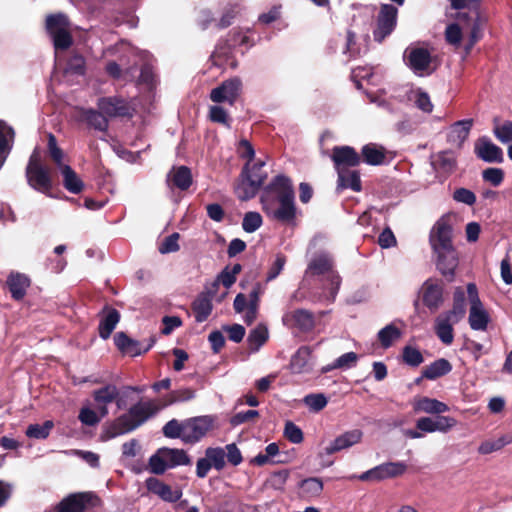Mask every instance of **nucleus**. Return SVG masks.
Segmentation results:
<instances>
[{
    "label": "nucleus",
    "instance_id": "43",
    "mask_svg": "<svg viewBox=\"0 0 512 512\" xmlns=\"http://www.w3.org/2000/svg\"><path fill=\"white\" fill-rule=\"evenodd\" d=\"M279 454V446L277 443L273 442L266 446L265 454L259 453L252 460L251 463L257 466H264L268 463L278 464L283 463V460H273L272 458Z\"/></svg>",
    "mask_w": 512,
    "mask_h": 512
},
{
    "label": "nucleus",
    "instance_id": "31",
    "mask_svg": "<svg viewBox=\"0 0 512 512\" xmlns=\"http://www.w3.org/2000/svg\"><path fill=\"white\" fill-rule=\"evenodd\" d=\"M212 295L210 293H201L192 302L191 308L195 316V320L198 323H202L208 319L212 310Z\"/></svg>",
    "mask_w": 512,
    "mask_h": 512
},
{
    "label": "nucleus",
    "instance_id": "34",
    "mask_svg": "<svg viewBox=\"0 0 512 512\" xmlns=\"http://www.w3.org/2000/svg\"><path fill=\"white\" fill-rule=\"evenodd\" d=\"M60 172L63 186L68 192L79 194L83 191L84 182L71 166L65 165L61 167Z\"/></svg>",
    "mask_w": 512,
    "mask_h": 512
},
{
    "label": "nucleus",
    "instance_id": "27",
    "mask_svg": "<svg viewBox=\"0 0 512 512\" xmlns=\"http://www.w3.org/2000/svg\"><path fill=\"white\" fill-rule=\"evenodd\" d=\"M449 315L440 314L435 319L434 331L440 341L445 345H451L454 341L453 325L459 321H454Z\"/></svg>",
    "mask_w": 512,
    "mask_h": 512
},
{
    "label": "nucleus",
    "instance_id": "47",
    "mask_svg": "<svg viewBox=\"0 0 512 512\" xmlns=\"http://www.w3.org/2000/svg\"><path fill=\"white\" fill-rule=\"evenodd\" d=\"M472 125V119H465L454 123L451 128L450 137L454 141L464 142L468 138Z\"/></svg>",
    "mask_w": 512,
    "mask_h": 512
},
{
    "label": "nucleus",
    "instance_id": "46",
    "mask_svg": "<svg viewBox=\"0 0 512 512\" xmlns=\"http://www.w3.org/2000/svg\"><path fill=\"white\" fill-rule=\"evenodd\" d=\"M268 340V330L264 325H258L250 331L247 342L251 350H258Z\"/></svg>",
    "mask_w": 512,
    "mask_h": 512
},
{
    "label": "nucleus",
    "instance_id": "55",
    "mask_svg": "<svg viewBox=\"0 0 512 512\" xmlns=\"http://www.w3.org/2000/svg\"><path fill=\"white\" fill-rule=\"evenodd\" d=\"M262 216L258 212H247L244 215L242 228L247 233H253L262 225Z\"/></svg>",
    "mask_w": 512,
    "mask_h": 512
},
{
    "label": "nucleus",
    "instance_id": "30",
    "mask_svg": "<svg viewBox=\"0 0 512 512\" xmlns=\"http://www.w3.org/2000/svg\"><path fill=\"white\" fill-rule=\"evenodd\" d=\"M192 182L191 170L187 166L174 167L167 176V183L181 191L188 190Z\"/></svg>",
    "mask_w": 512,
    "mask_h": 512
},
{
    "label": "nucleus",
    "instance_id": "57",
    "mask_svg": "<svg viewBox=\"0 0 512 512\" xmlns=\"http://www.w3.org/2000/svg\"><path fill=\"white\" fill-rule=\"evenodd\" d=\"M53 39L54 48L56 50H67L73 44V38L69 29L59 31L50 35Z\"/></svg>",
    "mask_w": 512,
    "mask_h": 512
},
{
    "label": "nucleus",
    "instance_id": "15",
    "mask_svg": "<svg viewBox=\"0 0 512 512\" xmlns=\"http://www.w3.org/2000/svg\"><path fill=\"white\" fill-rule=\"evenodd\" d=\"M331 159L337 172L356 167L361 163V156L351 146H335Z\"/></svg>",
    "mask_w": 512,
    "mask_h": 512
},
{
    "label": "nucleus",
    "instance_id": "24",
    "mask_svg": "<svg viewBox=\"0 0 512 512\" xmlns=\"http://www.w3.org/2000/svg\"><path fill=\"white\" fill-rule=\"evenodd\" d=\"M120 318L121 315L117 309L105 305L101 311V319L98 325L99 336L107 340L119 323Z\"/></svg>",
    "mask_w": 512,
    "mask_h": 512
},
{
    "label": "nucleus",
    "instance_id": "36",
    "mask_svg": "<svg viewBox=\"0 0 512 512\" xmlns=\"http://www.w3.org/2000/svg\"><path fill=\"white\" fill-rule=\"evenodd\" d=\"M443 314L454 318V321H460L466 314V296L462 287H456L453 293L452 308Z\"/></svg>",
    "mask_w": 512,
    "mask_h": 512
},
{
    "label": "nucleus",
    "instance_id": "1",
    "mask_svg": "<svg viewBox=\"0 0 512 512\" xmlns=\"http://www.w3.org/2000/svg\"><path fill=\"white\" fill-rule=\"evenodd\" d=\"M261 203L267 216L282 224H292L296 220L297 207L295 192L289 177L280 174L264 188Z\"/></svg>",
    "mask_w": 512,
    "mask_h": 512
},
{
    "label": "nucleus",
    "instance_id": "50",
    "mask_svg": "<svg viewBox=\"0 0 512 512\" xmlns=\"http://www.w3.org/2000/svg\"><path fill=\"white\" fill-rule=\"evenodd\" d=\"M165 437L170 439H181L184 442V420L171 419L162 428Z\"/></svg>",
    "mask_w": 512,
    "mask_h": 512
},
{
    "label": "nucleus",
    "instance_id": "56",
    "mask_svg": "<svg viewBox=\"0 0 512 512\" xmlns=\"http://www.w3.org/2000/svg\"><path fill=\"white\" fill-rule=\"evenodd\" d=\"M283 434L284 437L293 444H299L304 440L302 430L292 421H286Z\"/></svg>",
    "mask_w": 512,
    "mask_h": 512
},
{
    "label": "nucleus",
    "instance_id": "16",
    "mask_svg": "<svg viewBox=\"0 0 512 512\" xmlns=\"http://www.w3.org/2000/svg\"><path fill=\"white\" fill-rule=\"evenodd\" d=\"M25 176L28 185L32 189L40 193H43L47 196H52L51 190L53 187V181L50 175V171L46 166L25 171Z\"/></svg>",
    "mask_w": 512,
    "mask_h": 512
},
{
    "label": "nucleus",
    "instance_id": "29",
    "mask_svg": "<svg viewBox=\"0 0 512 512\" xmlns=\"http://www.w3.org/2000/svg\"><path fill=\"white\" fill-rule=\"evenodd\" d=\"M7 286L14 300H22L31 281L28 276L19 272H11L7 277Z\"/></svg>",
    "mask_w": 512,
    "mask_h": 512
},
{
    "label": "nucleus",
    "instance_id": "4",
    "mask_svg": "<svg viewBox=\"0 0 512 512\" xmlns=\"http://www.w3.org/2000/svg\"><path fill=\"white\" fill-rule=\"evenodd\" d=\"M216 417L202 415L184 420V443L194 445L215 428Z\"/></svg>",
    "mask_w": 512,
    "mask_h": 512
},
{
    "label": "nucleus",
    "instance_id": "23",
    "mask_svg": "<svg viewBox=\"0 0 512 512\" xmlns=\"http://www.w3.org/2000/svg\"><path fill=\"white\" fill-rule=\"evenodd\" d=\"M78 111V120L84 122L89 128L100 132L108 131L109 121L99 109L79 108Z\"/></svg>",
    "mask_w": 512,
    "mask_h": 512
},
{
    "label": "nucleus",
    "instance_id": "44",
    "mask_svg": "<svg viewBox=\"0 0 512 512\" xmlns=\"http://www.w3.org/2000/svg\"><path fill=\"white\" fill-rule=\"evenodd\" d=\"M435 170H441L444 173L450 174L456 168V160L448 151L438 153L437 159L432 162Z\"/></svg>",
    "mask_w": 512,
    "mask_h": 512
},
{
    "label": "nucleus",
    "instance_id": "49",
    "mask_svg": "<svg viewBox=\"0 0 512 512\" xmlns=\"http://www.w3.org/2000/svg\"><path fill=\"white\" fill-rule=\"evenodd\" d=\"M240 12L239 4H228L224 9L219 21L215 22L218 30L225 29L232 25L233 20Z\"/></svg>",
    "mask_w": 512,
    "mask_h": 512
},
{
    "label": "nucleus",
    "instance_id": "22",
    "mask_svg": "<svg viewBox=\"0 0 512 512\" xmlns=\"http://www.w3.org/2000/svg\"><path fill=\"white\" fill-rule=\"evenodd\" d=\"M92 497L93 494L89 492L71 494L58 504L57 512H85Z\"/></svg>",
    "mask_w": 512,
    "mask_h": 512
},
{
    "label": "nucleus",
    "instance_id": "8",
    "mask_svg": "<svg viewBox=\"0 0 512 512\" xmlns=\"http://www.w3.org/2000/svg\"><path fill=\"white\" fill-rule=\"evenodd\" d=\"M242 87L243 84L239 77L227 79L211 90L210 100L214 103L227 102L229 105H234L242 93Z\"/></svg>",
    "mask_w": 512,
    "mask_h": 512
},
{
    "label": "nucleus",
    "instance_id": "14",
    "mask_svg": "<svg viewBox=\"0 0 512 512\" xmlns=\"http://www.w3.org/2000/svg\"><path fill=\"white\" fill-rule=\"evenodd\" d=\"M404 61L413 72L422 74L429 69L432 57L426 48L408 47L404 52Z\"/></svg>",
    "mask_w": 512,
    "mask_h": 512
},
{
    "label": "nucleus",
    "instance_id": "20",
    "mask_svg": "<svg viewBox=\"0 0 512 512\" xmlns=\"http://www.w3.org/2000/svg\"><path fill=\"white\" fill-rule=\"evenodd\" d=\"M145 484L150 493L157 495L165 502L175 503L182 497L180 489L173 490L170 485L165 484L156 477L147 478Z\"/></svg>",
    "mask_w": 512,
    "mask_h": 512
},
{
    "label": "nucleus",
    "instance_id": "42",
    "mask_svg": "<svg viewBox=\"0 0 512 512\" xmlns=\"http://www.w3.org/2000/svg\"><path fill=\"white\" fill-rule=\"evenodd\" d=\"M46 30L49 35L69 29V20L64 13L50 14L46 17Z\"/></svg>",
    "mask_w": 512,
    "mask_h": 512
},
{
    "label": "nucleus",
    "instance_id": "39",
    "mask_svg": "<svg viewBox=\"0 0 512 512\" xmlns=\"http://www.w3.org/2000/svg\"><path fill=\"white\" fill-rule=\"evenodd\" d=\"M159 452L166 457L169 468L191 464L189 455L183 449L164 447L159 449Z\"/></svg>",
    "mask_w": 512,
    "mask_h": 512
},
{
    "label": "nucleus",
    "instance_id": "58",
    "mask_svg": "<svg viewBox=\"0 0 512 512\" xmlns=\"http://www.w3.org/2000/svg\"><path fill=\"white\" fill-rule=\"evenodd\" d=\"M169 468L167 459L159 451L149 458L150 472L156 475H162Z\"/></svg>",
    "mask_w": 512,
    "mask_h": 512
},
{
    "label": "nucleus",
    "instance_id": "53",
    "mask_svg": "<svg viewBox=\"0 0 512 512\" xmlns=\"http://www.w3.org/2000/svg\"><path fill=\"white\" fill-rule=\"evenodd\" d=\"M402 360L411 367H418L423 363L424 358L419 349L406 345L402 350Z\"/></svg>",
    "mask_w": 512,
    "mask_h": 512
},
{
    "label": "nucleus",
    "instance_id": "11",
    "mask_svg": "<svg viewBox=\"0 0 512 512\" xmlns=\"http://www.w3.org/2000/svg\"><path fill=\"white\" fill-rule=\"evenodd\" d=\"M154 336L150 337L146 346L141 341L129 337L125 332H117L114 335V344L118 351L123 355L136 357L146 354L155 344Z\"/></svg>",
    "mask_w": 512,
    "mask_h": 512
},
{
    "label": "nucleus",
    "instance_id": "33",
    "mask_svg": "<svg viewBox=\"0 0 512 512\" xmlns=\"http://www.w3.org/2000/svg\"><path fill=\"white\" fill-rule=\"evenodd\" d=\"M361 161L371 166H379L385 162L386 150L375 143H368L361 149Z\"/></svg>",
    "mask_w": 512,
    "mask_h": 512
},
{
    "label": "nucleus",
    "instance_id": "18",
    "mask_svg": "<svg viewBox=\"0 0 512 512\" xmlns=\"http://www.w3.org/2000/svg\"><path fill=\"white\" fill-rule=\"evenodd\" d=\"M437 254L436 266L447 282L455 278V270L458 267L459 259L455 248L434 251Z\"/></svg>",
    "mask_w": 512,
    "mask_h": 512
},
{
    "label": "nucleus",
    "instance_id": "7",
    "mask_svg": "<svg viewBox=\"0 0 512 512\" xmlns=\"http://www.w3.org/2000/svg\"><path fill=\"white\" fill-rule=\"evenodd\" d=\"M452 231L449 215H443L436 221L429 236V242L433 251L454 248Z\"/></svg>",
    "mask_w": 512,
    "mask_h": 512
},
{
    "label": "nucleus",
    "instance_id": "37",
    "mask_svg": "<svg viewBox=\"0 0 512 512\" xmlns=\"http://www.w3.org/2000/svg\"><path fill=\"white\" fill-rule=\"evenodd\" d=\"M338 173V185L341 188L347 189L350 188L355 192H360L362 190V184L360 179L359 171L357 170H342Z\"/></svg>",
    "mask_w": 512,
    "mask_h": 512
},
{
    "label": "nucleus",
    "instance_id": "48",
    "mask_svg": "<svg viewBox=\"0 0 512 512\" xmlns=\"http://www.w3.org/2000/svg\"><path fill=\"white\" fill-rule=\"evenodd\" d=\"M47 138H48L47 150H48L49 156H50L51 160L53 161V163L60 169L61 167L66 165L63 163L64 152L58 146L57 139L54 134L49 133Z\"/></svg>",
    "mask_w": 512,
    "mask_h": 512
},
{
    "label": "nucleus",
    "instance_id": "25",
    "mask_svg": "<svg viewBox=\"0 0 512 512\" xmlns=\"http://www.w3.org/2000/svg\"><path fill=\"white\" fill-rule=\"evenodd\" d=\"M413 411L415 413H426L439 415L449 411V407L444 402L427 396H417L412 401Z\"/></svg>",
    "mask_w": 512,
    "mask_h": 512
},
{
    "label": "nucleus",
    "instance_id": "52",
    "mask_svg": "<svg viewBox=\"0 0 512 512\" xmlns=\"http://www.w3.org/2000/svg\"><path fill=\"white\" fill-rule=\"evenodd\" d=\"M195 397V391L191 388H181L171 391L165 397V405H172L178 402H186Z\"/></svg>",
    "mask_w": 512,
    "mask_h": 512
},
{
    "label": "nucleus",
    "instance_id": "32",
    "mask_svg": "<svg viewBox=\"0 0 512 512\" xmlns=\"http://www.w3.org/2000/svg\"><path fill=\"white\" fill-rule=\"evenodd\" d=\"M311 349L308 346H301L291 357L289 370L293 374H301L310 370L309 359Z\"/></svg>",
    "mask_w": 512,
    "mask_h": 512
},
{
    "label": "nucleus",
    "instance_id": "12",
    "mask_svg": "<svg viewBox=\"0 0 512 512\" xmlns=\"http://www.w3.org/2000/svg\"><path fill=\"white\" fill-rule=\"evenodd\" d=\"M98 109L106 116V118L133 116V109L129 103L118 96L101 97L97 101Z\"/></svg>",
    "mask_w": 512,
    "mask_h": 512
},
{
    "label": "nucleus",
    "instance_id": "10",
    "mask_svg": "<svg viewBox=\"0 0 512 512\" xmlns=\"http://www.w3.org/2000/svg\"><path fill=\"white\" fill-rule=\"evenodd\" d=\"M398 9L391 4H382L377 17V27L373 31L374 40L381 43L392 33L397 23Z\"/></svg>",
    "mask_w": 512,
    "mask_h": 512
},
{
    "label": "nucleus",
    "instance_id": "63",
    "mask_svg": "<svg viewBox=\"0 0 512 512\" xmlns=\"http://www.w3.org/2000/svg\"><path fill=\"white\" fill-rule=\"evenodd\" d=\"M495 137L502 143L512 141V121H505L500 125H495L493 129Z\"/></svg>",
    "mask_w": 512,
    "mask_h": 512
},
{
    "label": "nucleus",
    "instance_id": "51",
    "mask_svg": "<svg viewBox=\"0 0 512 512\" xmlns=\"http://www.w3.org/2000/svg\"><path fill=\"white\" fill-rule=\"evenodd\" d=\"M205 456L217 471H221L225 467V450L223 448L209 447L205 451Z\"/></svg>",
    "mask_w": 512,
    "mask_h": 512
},
{
    "label": "nucleus",
    "instance_id": "59",
    "mask_svg": "<svg viewBox=\"0 0 512 512\" xmlns=\"http://www.w3.org/2000/svg\"><path fill=\"white\" fill-rule=\"evenodd\" d=\"M85 70V59L81 55H74L66 64L65 73L82 76Z\"/></svg>",
    "mask_w": 512,
    "mask_h": 512
},
{
    "label": "nucleus",
    "instance_id": "64",
    "mask_svg": "<svg viewBox=\"0 0 512 512\" xmlns=\"http://www.w3.org/2000/svg\"><path fill=\"white\" fill-rule=\"evenodd\" d=\"M482 178L493 186H499L504 180V171L501 168L489 167L483 170Z\"/></svg>",
    "mask_w": 512,
    "mask_h": 512
},
{
    "label": "nucleus",
    "instance_id": "62",
    "mask_svg": "<svg viewBox=\"0 0 512 512\" xmlns=\"http://www.w3.org/2000/svg\"><path fill=\"white\" fill-rule=\"evenodd\" d=\"M445 40L450 45H454L456 47L460 46L462 41V30L457 23H451L446 27Z\"/></svg>",
    "mask_w": 512,
    "mask_h": 512
},
{
    "label": "nucleus",
    "instance_id": "3",
    "mask_svg": "<svg viewBox=\"0 0 512 512\" xmlns=\"http://www.w3.org/2000/svg\"><path fill=\"white\" fill-rule=\"evenodd\" d=\"M265 162L258 160L251 164L247 162L240 174V182L237 185L236 193L240 200L247 201L254 198L265 180L267 179V172L263 170Z\"/></svg>",
    "mask_w": 512,
    "mask_h": 512
},
{
    "label": "nucleus",
    "instance_id": "54",
    "mask_svg": "<svg viewBox=\"0 0 512 512\" xmlns=\"http://www.w3.org/2000/svg\"><path fill=\"white\" fill-rule=\"evenodd\" d=\"M209 120L213 123H218L226 128H231V119L227 111L219 105H214L209 108Z\"/></svg>",
    "mask_w": 512,
    "mask_h": 512
},
{
    "label": "nucleus",
    "instance_id": "21",
    "mask_svg": "<svg viewBox=\"0 0 512 512\" xmlns=\"http://www.w3.org/2000/svg\"><path fill=\"white\" fill-rule=\"evenodd\" d=\"M475 154L487 163H502L504 160L502 149L487 138H482L475 145Z\"/></svg>",
    "mask_w": 512,
    "mask_h": 512
},
{
    "label": "nucleus",
    "instance_id": "6",
    "mask_svg": "<svg viewBox=\"0 0 512 512\" xmlns=\"http://www.w3.org/2000/svg\"><path fill=\"white\" fill-rule=\"evenodd\" d=\"M421 301L430 312H436L444 303V284L441 280L428 278L419 291Z\"/></svg>",
    "mask_w": 512,
    "mask_h": 512
},
{
    "label": "nucleus",
    "instance_id": "19",
    "mask_svg": "<svg viewBox=\"0 0 512 512\" xmlns=\"http://www.w3.org/2000/svg\"><path fill=\"white\" fill-rule=\"evenodd\" d=\"M363 432L360 429H352L345 431L337 436L324 451L327 455H332L342 450L348 449L361 442Z\"/></svg>",
    "mask_w": 512,
    "mask_h": 512
},
{
    "label": "nucleus",
    "instance_id": "40",
    "mask_svg": "<svg viewBox=\"0 0 512 512\" xmlns=\"http://www.w3.org/2000/svg\"><path fill=\"white\" fill-rule=\"evenodd\" d=\"M300 495L303 498H314L320 496L323 491V482L320 478L310 477L299 484Z\"/></svg>",
    "mask_w": 512,
    "mask_h": 512
},
{
    "label": "nucleus",
    "instance_id": "60",
    "mask_svg": "<svg viewBox=\"0 0 512 512\" xmlns=\"http://www.w3.org/2000/svg\"><path fill=\"white\" fill-rule=\"evenodd\" d=\"M456 424H457V421L453 417L442 416L441 414L436 415V417H433L434 432L438 431V432H442V433H447Z\"/></svg>",
    "mask_w": 512,
    "mask_h": 512
},
{
    "label": "nucleus",
    "instance_id": "13",
    "mask_svg": "<svg viewBox=\"0 0 512 512\" xmlns=\"http://www.w3.org/2000/svg\"><path fill=\"white\" fill-rule=\"evenodd\" d=\"M407 465L403 462H387L380 464L359 476L361 481H381L395 478L405 473Z\"/></svg>",
    "mask_w": 512,
    "mask_h": 512
},
{
    "label": "nucleus",
    "instance_id": "9",
    "mask_svg": "<svg viewBox=\"0 0 512 512\" xmlns=\"http://www.w3.org/2000/svg\"><path fill=\"white\" fill-rule=\"evenodd\" d=\"M253 45L254 41L248 35L244 34L239 28H234L229 31L225 38H221L218 41L214 55L227 57L237 47L248 49Z\"/></svg>",
    "mask_w": 512,
    "mask_h": 512
},
{
    "label": "nucleus",
    "instance_id": "61",
    "mask_svg": "<svg viewBox=\"0 0 512 512\" xmlns=\"http://www.w3.org/2000/svg\"><path fill=\"white\" fill-rule=\"evenodd\" d=\"M287 262V258L283 253H277L276 258L274 262L271 264V266L268 269L267 275H266V281H272L276 279L279 274L282 272L285 264Z\"/></svg>",
    "mask_w": 512,
    "mask_h": 512
},
{
    "label": "nucleus",
    "instance_id": "35",
    "mask_svg": "<svg viewBox=\"0 0 512 512\" xmlns=\"http://www.w3.org/2000/svg\"><path fill=\"white\" fill-rule=\"evenodd\" d=\"M451 370V363L445 358H440L423 368L422 377L429 380H435L439 377L447 375L451 372Z\"/></svg>",
    "mask_w": 512,
    "mask_h": 512
},
{
    "label": "nucleus",
    "instance_id": "26",
    "mask_svg": "<svg viewBox=\"0 0 512 512\" xmlns=\"http://www.w3.org/2000/svg\"><path fill=\"white\" fill-rule=\"evenodd\" d=\"M119 395V390L114 384H107L104 387L93 391V399L97 404L101 417L108 415L107 405L114 402Z\"/></svg>",
    "mask_w": 512,
    "mask_h": 512
},
{
    "label": "nucleus",
    "instance_id": "5",
    "mask_svg": "<svg viewBox=\"0 0 512 512\" xmlns=\"http://www.w3.org/2000/svg\"><path fill=\"white\" fill-rule=\"evenodd\" d=\"M467 294L470 302L468 322L472 330L486 331L490 322V315L485 310L478 295L475 283L467 284Z\"/></svg>",
    "mask_w": 512,
    "mask_h": 512
},
{
    "label": "nucleus",
    "instance_id": "38",
    "mask_svg": "<svg viewBox=\"0 0 512 512\" xmlns=\"http://www.w3.org/2000/svg\"><path fill=\"white\" fill-rule=\"evenodd\" d=\"M333 268L332 259L326 254L315 256L308 264L307 273L313 276L330 273Z\"/></svg>",
    "mask_w": 512,
    "mask_h": 512
},
{
    "label": "nucleus",
    "instance_id": "28",
    "mask_svg": "<svg viewBox=\"0 0 512 512\" xmlns=\"http://www.w3.org/2000/svg\"><path fill=\"white\" fill-rule=\"evenodd\" d=\"M15 135L14 128L0 119V169L13 149Z\"/></svg>",
    "mask_w": 512,
    "mask_h": 512
},
{
    "label": "nucleus",
    "instance_id": "2",
    "mask_svg": "<svg viewBox=\"0 0 512 512\" xmlns=\"http://www.w3.org/2000/svg\"><path fill=\"white\" fill-rule=\"evenodd\" d=\"M159 411V407L152 401H140L132 405L128 412L120 415L104 430V439L109 440L117 436L130 433L143 425L148 419Z\"/></svg>",
    "mask_w": 512,
    "mask_h": 512
},
{
    "label": "nucleus",
    "instance_id": "17",
    "mask_svg": "<svg viewBox=\"0 0 512 512\" xmlns=\"http://www.w3.org/2000/svg\"><path fill=\"white\" fill-rule=\"evenodd\" d=\"M283 322L285 325L295 327L303 333L311 332L316 326L314 314L311 311L302 308L295 309L286 314L283 317Z\"/></svg>",
    "mask_w": 512,
    "mask_h": 512
},
{
    "label": "nucleus",
    "instance_id": "41",
    "mask_svg": "<svg viewBox=\"0 0 512 512\" xmlns=\"http://www.w3.org/2000/svg\"><path fill=\"white\" fill-rule=\"evenodd\" d=\"M401 336V330L393 323H391L386 325L378 332L377 338L381 347L387 349L393 345L394 341L400 339Z\"/></svg>",
    "mask_w": 512,
    "mask_h": 512
},
{
    "label": "nucleus",
    "instance_id": "45",
    "mask_svg": "<svg viewBox=\"0 0 512 512\" xmlns=\"http://www.w3.org/2000/svg\"><path fill=\"white\" fill-rule=\"evenodd\" d=\"M54 427L52 420H46L43 424H30L26 429V436L34 439H46Z\"/></svg>",
    "mask_w": 512,
    "mask_h": 512
}]
</instances>
